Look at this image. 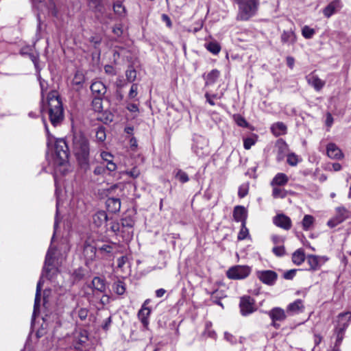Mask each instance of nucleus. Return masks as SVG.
<instances>
[{
	"label": "nucleus",
	"instance_id": "nucleus-18",
	"mask_svg": "<svg viewBox=\"0 0 351 351\" xmlns=\"http://www.w3.org/2000/svg\"><path fill=\"white\" fill-rule=\"evenodd\" d=\"M108 220V215L104 210L97 211L93 215V223L97 228L106 225Z\"/></svg>",
	"mask_w": 351,
	"mask_h": 351
},
{
	"label": "nucleus",
	"instance_id": "nucleus-47",
	"mask_svg": "<svg viewBox=\"0 0 351 351\" xmlns=\"http://www.w3.org/2000/svg\"><path fill=\"white\" fill-rule=\"evenodd\" d=\"M249 236V230L246 227V223H242L241 230L238 234L237 239L239 241L245 239Z\"/></svg>",
	"mask_w": 351,
	"mask_h": 351
},
{
	"label": "nucleus",
	"instance_id": "nucleus-8",
	"mask_svg": "<svg viewBox=\"0 0 351 351\" xmlns=\"http://www.w3.org/2000/svg\"><path fill=\"white\" fill-rule=\"evenodd\" d=\"M271 320V325L276 329L280 327L279 322H282L287 319L286 311L280 307H274L267 312Z\"/></svg>",
	"mask_w": 351,
	"mask_h": 351
},
{
	"label": "nucleus",
	"instance_id": "nucleus-52",
	"mask_svg": "<svg viewBox=\"0 0 351 351\" xmlns=\"http://www.w3.org/2000/svg\"><path fill=\"white\" fill-rule=\"evenodd\" d=\"M249 191V186L247 184H243L239 188L238 195L240 198L245 197Z\"/></svg>",
	"mask_w": 351,
	"mask_h": 351
},
{
	"label": "nucleus",
	"instance_id": "nucleus-37",
	"mask_svg": "<svg viewBox=\"0 0 351 351\" xmlns=\"http://www.w3.org/2000/svg\"><path fill=\"white\" fill-rule=\"evenodd\" d=\"M85 82V76L82 72L77 71L73 79V84L77 86L79 88L82 87Z\"/></svg>",
	"mask_w": 351,
	"mask_h": 351
},
{
	"label": "nucleus",
	"instance_id": "nucleus-4",
	"mask_svg": "<svg viewBox=\"0 0 351 351\" xmlns=\"http://www.w3.org/2000/svg\"><path fill=\"white\" fill-rule=\"evenodd\" d=\"M54 154L57 159H58V164L63 165L66 162L69 158V147L66 141L61 138L56 141Z\"/></svg>",
	"mask_w": 351,
	"mask_h": 351
},
{
	"label": "nucleus",
	"instance_id": "nucleus-48",
	"mask_svg": "<svg viewBox=\"0 0 351 351\" xmlns=\"http://www.w3.org/2000/svg\"><path fill=\"white\" fill-rule=\"evenodd\" d=\"M110 230L114 232L117 236L121 237V226L117 221H111Z\"/></svg>",
	"mask_w": 351,
	"mask_h": 351
},
{
	"label": "nucleus",
	"instance_id": "nucleus-11",
	"mask_svg": "<svg viewBox=\"0 0 351 351\" xmlns=\"http://www.w3.org/2000/svg\"><path fill=\"white\" fill-rule=\"evenodd\" d=\"M257 278L264 284L272 286L278 278L276 272L272 270H262L256 272Z\"/></svg>",
	"mask_w": 351,
	"mask_h": 351
},
{
	"label": "nucleus",
	"instance_id": "nucleus-1",
	"mask_svg": "<svg viewBox=\"0 0 351 351\" xmlns=\"http://www.w3.org/2000/svg\"><path fill=\"white\" fill-rule=\"evenodd\" d=\"M73 152L82 168L89 166L90 145L87 137L82 132L73 135Z\"/></svg>",
	"mask_w": 351,
	"mask_h": 351
},
{
	"label": "nucleus",
	"instance_id": "nucleus-44",
	"mask_svg": "<svg viewBox=\"0 0 351 351\" xmlns=\"http://www.w3.org/2000/svg\"><path fill=\"white\" fill-rule=\"evenodd\" d=\"M175 178L179 180L181 183H186L189 180V178L186 172L182 169H178L176 171Z\"/></svg>",
	"mask_w": 351,
	"mask_h": 351
},
{
	"label": "nucleus",
	"instance_id": "nucleus-55",
	"mask_svg": "<svg viewBox=\"0 0 351 351\" xmlns=\"http://www.w3.org/2000/svg\"><path fill=\"white\" fill-rule=\"evenodd\" d=\"M123 173L129 176L132 178H136L140 175V171L136 167H134L130 171H124Z\"/></svg>",
	"mask_w": 351,
	"mask_h": 351
},
{
	"label": "nucleus",
	"instance_id": "nucleus-28",
	"mask_svg": "<svg viewBox=\"0 0 351 351\" xmlns=\"http://www.w3.org/2000/svg\"><path fill=\"white\" fill-rule=\"evenodd\" d=\"M92 286L93 289L100 293H104L106 291V283L105 280L100 277H94L92 280Z\"/></svg>",
	"mask_w": 351,
	"mask_h": 351
},
{
	"label": "nucleus",
	"instance_id": "nucleus-21",
	"mask_svg": "<svg viewBox=\"0 0 351 351\" xmlns=\"http://www.w3.org/2000/svg\"><path fill=\"white\" fill-rule=\"evenodd\" d=\"M308 84L313 86L316 91H319L325 86V81L321 80L317 75H308L306 76Z\"/></svg>",
	"mask_w": 351,
	"mask_h": 351
},
{
	"label": "nucleus",
	"instance_id": "nucleus-54",
	"mask_svg": "<svg viewBox=\"0 0 351 351\" xmlns=\"http://www.w3.org/2000/svg\"><path fill=\"white\" fill-rule=\"evenodd\" d=\"M273 253L277 256H282L285 254V249L283 245L276 246L272 249Z\"/></svg>",
	"mask_w": 351,
	"mask_h": 351
},
{
	"label": "nucleus",
	"instance_id": "nucleus-42",
	"mask_svg": "<svg viewBox=\"0 0 351 351\" xmlns=\"http://www.w3.org/2000/svg\"><path fill=\"white\" fill-rule=\"evenodd\" d=\"M125 76L127 80L132 82H134L136 78V71L133 66H129L128 69L125 71Z\"/></svg>",
	"mask_w": 351,
	"mask_h": 351
},
{
	"label": "nucleus",
	"instance_id": "nucleus-51",
	"mask_svg": "<svg viewBox=\"0 0 351 351\" xmlns=\"http://www.w3.org/2000/svg\"><path fill=\"white\" fill-rule=\"evenodd\" d=\"M204 96L206 101L211 106L215 105L214 101L215 99H221V95H218L217 94H210L209 93H206Z\"/></svg>",
	"mask_w": 351,
	"mask_h": 351
},
{
	"label": "nucleus",
	"instance_id": "nucleus-27",
	"mask_svg": "<svg viewBox=\"0 0 351 351\" xmlns=\"http://www.w3.org/2000/svg\"><path fill=\"white\" fill-rule=\"evenodd\" d=\"M289 181V178L285 173H277L271 182V185L274 186H284Z\"/></svg>",
	"mask_w": 351,
	"mask_h": 351
},
{
	"label": "nucleus",
	"instance_id": "nucleus-5",
	"mask_svg": "<svg viewBox=\"0 0 351 351\" xmlns=\"http://www.w3.org/2000/svg\"><path fill=\"white\" fill-rule=\"evenodd\" d=\"M239 308L243 316H247L257 310L255 300L250 295H244L240 298Z\"/></svg>",
	"mask_w": 351,
	"mask_h": 351
},
{
	"label": "nucleus",
	"instance_id": "nucleus-53",
	"mask_svg": "<svg viewBox=\"0 0 351 351\" xmlns=\"http://www.w3.org/2000/svg\"><path fill=\"white\" fill-rule=\"evenodd\" d=\"M113 9L114 12L120 16L125 13V8L120 1L114 3Z\"/></svg>",
	"mask_w": 351,
	"mask_h": 351
},
{
	"label": "nucleus",
	"instance_id": "nucleus-60",
	"mask_svg": "<svg viewBox=\"0 0 351 351\" xmlns=\"http://www.w3.org/2000/svg\"><path fill=\"white\" fill-rule=\"evenodd\" d=\"M105 73L110 75H115L116 71L112 65L107 64L104 66Z\"/></svg>",
	"mask_w": 351,
	"mask_h": 351
},
{
	"label": "nucleus",
	"instance_id": "nucleus-58",
	"mask_svg": "<svg viewBox=\"0 0 351 351\" xmlns=\"http://www.w3.org/2000/svg\"><path fill=\"white\" fill-rule=\"evenodd\" d=\"M296 269H290L284 273L283 277L286 280H292L296 274Z\"/></svg>",
	"mask_w": 351,
	"mask_h": 351
},
{
	"label": "nucleus",
	"instance_id": "nucleus-64",
	"mask_svg": "<svg viewBox=\"0 0 351 351\" xmlns=\"http://www.w3.org/2000/svg\"><path fill=\"white\" fill-rule=\"evenodd\" d=\"M271 239L272 242L276 245L280 244L284 242V239L281 237L276 234L272 235Z\"/></svg>",
	"mask_w": 351,
	"mask_h": 351
},
{
	"label": "nucleus",
	"instance_id": "nucleus-40",
	"mask_svg": "<svg viewBox=\"0 0 351 351\" xmlns=\"http://www.w3.org/2000/svg\"><path fill=\"white\" fill-rule=\"evenodd\" d=\"M287 195V191L284 189L274 186L272 196L274 198H285Z\"/></svg>",
	"mask_w": 351,
	"mask_h": 351
},
{
	"label": "nucleus",
	"instance_id": "nucleus-43",
	"mask_svg": "<svg viewBox=\"0 0 351 351\" xmlns=\"http://www.w3.org/2000/svg\"><path fill=\"white\" fill-rule=\"evenodd\" d=\"M95 137L97 141L103 143L106 138L105 128L102 126L98 127L96 130Z\"/></svg>",
	"mask_w": 351,
	"mask_h": 351
},
{
	"label": "nucleus",
	"instance_id": "nucleus-46",
	"mask_svg": "<svg viewBox=\"0 0 351 351\" xmlns=\"http://www.w3.org/2000/svg\"><path fill=\"white\" fill-rule=\"evenodd\" d=\"M315 34V29L313 28H311L310 27H308L307 25H305L302 29V34L306 39L311 38L314 36Z\"/></svg>",
	"mask_w": 351,
	"mask_h": 351
},
{
	"label": "nucleus",
	"instance_id": "nucleus-24",
	"mask_svg": "<svg viewBox=\"0 0 351 351\" xmlns=\"http://www.w3.org/2000/svg\"><path fill=\"white\" fill-rule=\"evenodd\" d=\"M304 308L303 302L298 299L292 303H290L287 307V313L290 315H295L302 313Z\"/></svg>",
	"mask_w": 351,
	"mask_h": 351
},
{
	"label": "nucleus",
	"instance_id": "nucleus-36",
	"mask_svg": "<svg viewBox=\"0 0 351 351\" xmlns=\"http://www.w3.org/2000/svg\"><path fill=\"white\" fill-rule=\"evenodd\" d=\"M112 289L118 295H123L125 291V285L123 281L118 280L113 283Z\"/></svg>",
	"mask_w": 351,
	"mask_h": 351
},
{
	"label": "nucleus",
	"instance_id": "nucleus-57",
	"mask_svg": "<svg viewBox=\"0 0 351 351\" xmlns=\"http://www.w3.org/2000/svg\"><path fill=\"white\" fill-rule=\"evenodd\" d=\"M88 311L86 308H80L77 311L79 318L84 321L87 318Z\"/></svg>",
	"mask_w": 351,
	"mask_h": 351
},
{
	"label": "nucleus",
	"instance_id": "nucleus-39",
	"mask_svg": "<svg viewBox=\"0 0 351 351\" xmlns=\"http://www.w3.org/2000/svg\"><path fill=\"white\" fill-rule=\"evenodd\" d=\"M206 48L213 54H217L221 50V46L217 42H210L206 44Z\"/></svg>",
	"mask_w": 351,
	"mask_h": 351
},
{
	"label": "nucleus",
	"instance_id": "nucleus-9",
	"mask_svg": "<svg viewBox=\"0 0 351 351\" xmlns=\"http://www.w3.org/2000/svg\"><path fill=\"white\" fill-rule=\"evenodd\" d=\"M83 256L85 259L86 265H88L93 263L97 257V246L90 243L89 241H86L83 244Z\"/></svg>",
	"mask_w": 351,
	"mask_h": 351
},
{
	"label": "nucleus",
	"instance_id": "nucleus-20",
	"mask_svg": "<svg viewBox=\"0 0 351 351\" xmlns=\"http://www.w3.org/2000/svg\"><path fill=\"white\" fill-rule=\"evenodd\" d=\"M326 153L328 157L332 159H341L343 157L341 150L332 143H328L326 147Z\"/></svg>",
	"mask_w": 351,
	"mask_h": 351
},
{
	"label": "nucleus",
	"instance_id": "nucleus-25",
	"mask_svg": "<svg viewBox=\"0 0 351 351\" xmlns=\"http://www.w3.org/2000/svg\"><path fill=\"white\" fill-rule=\"evenodd\" d=\"M106 204L108 210L112 213H116L120 210L121 200L119 198L109 197Z\"/></svg>",
	"mask_w": 351,
	"mask_h": 351
},
{
	"label": "nucleus",
	"instance_id": "nucleus-12",
	"mask_svg": "<svg viewBox=\"0 0 351 351\" xmlns=\"http://www.w3.org/2000/svg\"><path fill=\"white\" fill-rule=\"evenodd\" d=\"M150 302L149 299H147L143 304L141 309L138 313V317L141 322L143 327L148 329L149 326V317L151 313V309L147 307V304Z\"/></svg>",
	"mask_w": 351,
	"mask_h": 351
},
{
	"label": "nucleus",
	"instance_id": "nucleus-56",
	"mask_svg": "<svg viewBox=\"0 0 351 351\" xmlns=\"http://www.w3.org/2000/svg\"><path fill=\"white\" fill-rule=\"evenodd\" d=\"M138 94V84H133L129 91L128 97L130 99H134Z\"/></svg>",
	"mask_w": 351,
	"mask_h": 351
},
{
	"label": "nucleus",
	"instance_id": "nucleus-14",
	"mask_svg": "<svg viewBox=\"0 0 351 351\" xmlns=\"http://www.w3.org/2000/svg\"><path fill=\"white\" fill-rule=\"evenodd\" d=\"M273 223L278 227L281 228L285 230H289L291 229L292 226V222L291 219L284 215V214H278L273 218Z\"/></svg>",
	"mask_w": 351,
	"mask_h": 351
},
{
	"label": "nucleus",
	"instance_id": "nucleus-63",
	"mask_svg": "<svg viewBox=\"0 0 351 351\" xmlns=\"http://www.w3.org/2000/svg\"><path fill=\"white\" fill-rule=\"evenodd\" d=\"M128 258L126 256H122L117 259L118 267L121 268L124 266Z\"/></svg>",
	"mask_w": 351,
	"mask_h": 351
},
{
	"label": "nucleus",
	"instance_id": "nucleus-3",
	"mask_svg": "<svg viewBox=\"0 0 351 351\" xmlns=\"http://www.w3.org/2000/svg\"><path fill=\"white\" fill-rule=\"evenodd\" d=\"M237 5L236 20L248 21L255 16L258 11L260 0H233Z\"/></svg>",
	"mask_w": 351,
	"mask_h": 351
},
{
	"label": "nucleus",
	"instance_id": "nucleus-29",
	"mask_svg": "<svg viewBox=\"0 0 351 351\" xmlns=\"http://www.w3.org/2000/svg\"><path fill=\"white\" fill-rule=\"evenodd\" d=\"M220 75V73L217 69H213L205 77V86H210L216 82Z\"/></svg>",
	"mask_w": 351,
	"mask_h": 351
},
{
	"label": "nucleus",
	"instance_id": "nucleus-13",
	"mask_svg": "<svg viewBox=\"0 0 351 351\" xmlns=\"http://www.w3.org/2000/svg\"><path fill=\"white\" fill-rule=\"evenodd\" d=\"M56 254V249L49 247L45 260V265L43 269V276H46L48 277L49 276V272L51 270V267L54 263V255Z\"/></svg>",
	"mask_w": 351,
	"mask_h": 351
},
{
	"label": "nucleus",
	"instance_id": "nucleus-23",
	"mask_svg": "<svg viewBox=\"0 0 351 351\" xmlns=\"http://www.w3.org/2000/svg\"><path fill=\"white\" fill-rule=\"evenodd\" d=\"M43 277H44V276H43V274H42L41 276L37 283V285H36V291L34 305V315L36 313L37 311L39 310L40 304L41 289H42V287L44 283ZM45 277L47 278L46 276H45Z\"/></svg>",
	"mask_w": 351,
	"mask_h": 351
},
{
	"label": "nucleus",
	"instance_id": "nucleus-22",
	"mask_svg": "<svg viewBox=\"0 0 351 351\" xmlns=\"http://www.w3.org/2000/svg\"><path fill=\"white\" fill-rule=\"evenodd\" d=\"M97 257L106 258L111 256L115 248L114 244H104L101 246H97Z\"/></svg>",
	"mask_w": 351,
	"mask_h": 351
},
{
	"label": "nucleus",
	"instance_id": "nucleus-30",
	"mask_svg": "<svg viewBox=\"0 0 351 351\" xmlns=\"http://www.w3.org/2000/svg\"><path fill=\"white\" fill-rule=\"evenodd\" d=\"M281 41L283 43L293 44L296 41V36L295 33L291 31H283L281 34Z\"/></svg>",
	"mask_w": 351,
	"mask_h": 351
},
{
	"label": "nucleus",
	"instance_id": "nucleus-45",
	"mask_svg": "<svg viewBox=\"0 0 351 351\" xmlns=\"http://www.w3.org/2000/svg\"><path fill=\"white\" fill-rule=\"evenodd\" d=\"M38 80L39 81L40 90H41L42 101L43 102L45 93H46L48 89V83L47 81L42 79L40 74L38 75Z\"/></svg>",
	"mask_w": 351,
	"mask_h": 351
},
{
	"label": "nucleus",
	"instance_id": "nucleus-62",
	"mask_svg": "<svg viewBox=\"0 0 351 351\" xmlns=\"http://www.w3.org/2000/svg\"><path fill=\"white\" fill-rule=\"evenodd\" d=\"M90 42L93 44L95 48H97L100 45L101 39L98 36H92Z\"/></svg>",
	"mask_w": 351,
	"mask_h": 351
},
{
	"label": "nucleus",
	"instance_id": "nucleus-35",
	"mask_svg": "<svg viewBox=\"0 0 351 351\" xmlns=\"http://www.w3.org/2000/svg\"><path fill=\"white\" fill-rule=\"evenodd\" d=\"M104 97H95L92 101V108L96 112H101L103 110L102 100Z\"/></svg>",
	"mask_w": 351,
	"mask_h": 351
},
{
	"label": "nucleus",
	"instance_id": "nucleus-33",
	"mask_svg": "<svg viewBox=\"0 0 351 351\" xmlns=\"http://www.w3.org/2000/svg\"><path fill=\"white\" fill-rule=\"evenodd\" d=\"M23 55H27L34 64L36 71L39 73L41 68L39 66V54L36 52H25L24 50L21 51Z\"/></svg>",
	"mask_w": 351,
	"mask_h": 351
},
{
	"label": "nucleus",
	"instance_id": "nucleus-49",
	"mask_svg": "<svg viewBox=\"0 0 351 351\" xmlns=\"http://www.w3.org/2000/svg\"><path fill=\"white\" fill-rule=\"evenodd\" d=\"M234 121L236 123L241 127L246 128L248 125V123L246 121L245 118L241 114H237L233 116Z\"/></svg>",
	"mask_w": 351,
	"mask_h": 351
},
{
	"label": "nucleus",
	"instance_id": "nucleus-7",
	"mask_svg": "<svg viewBox=\"0 0 351 351\" xmlns=\"http://www.w3.org/2000/svg\"><path fill=\"white\" fill-rule=\"evenodd\" d=\"M250 267L246 265H237L232 267L227 271V277L230 279H244L250 274Z\"/></svg>",
	"mask_w": 351,
	"mask_h": 351
},
{
	"label": "nucleus",
	"instance_id": "nucleus-59",
	"mask_svg": "<svg viewBox=\"0 0 351 351\" xmlns=\"http://www.w3.org/2000/svg\"><path fill=\"white\" fill-rule=\"evenodd\" d=\"M255 141L252 138H247L244 140L243 146L245 149H249L254 145Z\"/></svg>",
	"mask_w": 351,
	"mask_h": 351
},
{
	"label": "nucleus",
	"instance_id": "nucleus-32",
	"mask_svg": "<svg viewBox=\"0 0 351 351\" xmlns=\"http://www.w3.org/2000/svg\"><path fill=\"white\" fill-rule=\"evenodd\" d=\"M306 258L309 265V270L315 271L319 269L320 265L318 256L315 255H308Z\"/></svg>",
	"mask_w": 351,
	"mask_h": 351
},
{
	"label": "nucleus",
	"instance_id": "nucleus-41",
	"mask_svg": "<svg viewBox=\"0 0 351 351\" xmlns=\"http://www.w3.org/2000/svg\"><path fill=\"white\" fill-rule=\"evenodd\" d=\"M210 295H211V300L219 305V306H223V304L221 302L220 300L223 298V293L221 291H219L218 290H215L214 291H213L211 293H210Z\"/></svg>",
	"mask_w": 351,
	"mask_h": 351
},
{
	"label": "nucleus",
	"instance_id": "nucleus-38",
	"mask_svg": "<svg viewBox=\"0 0 351 351\" xmlns=\"http://www.w3.org/2000/svg\"><path fill=\"white\" fill-rule=\"evenodd\" d=\"M314 222V217L312 215H304L302 221V228L304 230H308L311 226L313 224Z\"/></svg>",
	"mask_w": 351,
	"mask_h": 351
},
{
	"label": "nucleus",
	"instance_id": "nucleus-34",
	"mask_svg": "<svg viewBox=\"0 0 351 351\" xmlns=\"http://www.w3.org/2000/svg\"><path fill=\"white\" fill-rule=\"evenodd\" d=\"M335 334L336 335V341L333 348L335 349V351H340V346L344 338L345 332L335 328Z\"/></svg>",
	"mask_w": 351,
	"mask_h": 351
},
{
	"label": "nucleus",
	"instance_id": "nucleus-2",
	"mask_svg": "<svg viewBox=\"0 0 351 351\" xmlns=\"http://www.w3.org/2000/svg\"><path fill=\"white\" fill-rule=\"evenodd\" d=\"M49 118L53 126L59 125L64 120V109L58 93L49 92L47 97Z\"/></svg>",
	"mask_w": 351,
	"mask_h": 351
},
{
	"label": "nucleus",
	"instance_id": "nucleus-10",
	"mask_svg": "<svg viewBox=\"0 0 351 351\" xmlns=\"http://www.w3.org/2000/svg\"><path fill=\"white\" fill-rule=\"evenodd\" d=\"M134 225V221L130 217H126L121 220V237L124 241H129L132 238L133 231L132 228Z\"/></svg>",
	"mask_w": 351,
	"mask_h": 351
},
{
	"label": "nucleus",
	"instance_id": "nucleus-15",
	"mask_svg": "<svg viewBox=\"0 0 351 351\" xmlns=\"http://www.w3.org/2000/svg\"><path fill=\"white\" fill-rule=\"evenodd\" d=\"M338 317L339 323L335 329L342 332H346L350 324V322H351V312L348 311L346 313H340Z\"/></svg>",
	"mask_w": 351,
	"mask_h": 351
},
{
	"label": "nucleus",
	"instance_id": "nucleus-26",
	"mask_svg": "<svg viewBox=\"0 0 351 351\" xmlns=\"http://www.w3.org/2000/svg\"><path fill=\"white\" fill-rule=\"evenodd\" d=\"M287 126L282 122H277L271 127V130L275 136L284 135L287 133Z\"/></svg>",
	"mask_w": 351,
	"mask_h": 351
},
{
	"label": "nucleus",
	"instance_id": "nucleus-6",
	"mask_svg": "<svg viewBox=\"0 0 351 351\" xmlns=\"http://www.w3.org/2000/svg\"><path fill=\"white\" fill-rule=\"evenodd\" d=\"M335 210L336 214L335 217L327 223V225L330 228L337 226L351 217V210H349L344 206L337 207Z\"/></svg>",
	"mask_w": 351,
	"mask_h": 351
},
{
	"label": "nucleus",
	"instance_id": "nucleus-50",
	"mask_svg": "<svg viewBox=\"0 0 351 351\" xmlns=\"http://www.w3.org/2000/svg\"><path fill=\"white\" fill-rule=\"evenodd\" d=\"M298 156L294 153H291L287 155V162L290 166H296L298 163Z\"/></svg>",
	"mask_w": 351,
	"mask_h": 351
},
{
	"label": "nucleus",
	"instance_id": "nucleus-31",
	"mask_svg": "<svg viewBox=\"0 0 351 351\" xmlns=\"http://www.w3.org/2000/svg\"><path fill=\"white\" fill-rule=\"evenodd\" d=\"M306 259L304 250L300 248L295 251L292 255V261L297 265H300Z\"/></svg>",
	"mask_w": 351,
	"mask_h": 351
},
{
	"label": "nucleus",
	"instance_id": "nucleus-17",
	"mask_svg": "<svg viewBox=\"0 0 351 351\" xmlns=\"http://www.w3.org/2000/svg\"><path fill=\"white\" fill-rule=\"evenodd\" d=\"M342 5L341 0H333L323 10V14L326 17L329 18L339 10Z\"/></svg>",
	"mask_w": 351,
	"mask_h": 351
},
{
	"label": "nucleus",
	"instance_id": "nucleus-16",
	"mask_svg": "<svg viewBox=\"0 0 351 351\" xmlns=\"http://www.w3.org/2000/svg\"><path fill=\"white\" fill-rule=\"evenodd\" d=\"M233 218L237 222L246 223L247 218V211L243 206H236L233 210Z\"/></svg>",
	"mask_w": 351,
	"mask_h": 351
},
{
	"label": "nucleus",
	"instance_id": "nucleus-61",
	"mask_svg": "<svg viewBox=\"0 0 351 351\" xmlns=\"http://www.w3.org/2000/svg\"><path fill=\"white\" fill-rule=\"evenodd\" d=\"M224 339L231 343H234L237 341L236 337L228 332H224Z\"/></svg>",
	"mask_w": 351,
	"mask_h": 351
},
{
	"label": "nucleus",
	"instance_id": "nucleus-19",
	"mask_svg": "<svg viewBox=\"0 0 351 351\" xmlns=\"http://www.w3.org/2000/svg\"><path fill=\"white\" fill-rule=\"evenodd\" d=\"M90 88L95 97H104L107 90L106 85L101 81L93 82Z\"/></svg>",
	"mask_w": 351,
	"mask_h": 351
}]
</instances>
